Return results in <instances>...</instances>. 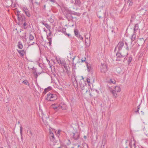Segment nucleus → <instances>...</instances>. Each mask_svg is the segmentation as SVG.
Listing matches in <instances>:
<instances>
[{
    "label": "nucleus",
    "mask_w": 148,
    "mask_h": 148,
    "mask_svg": "<svg viewBox=\"0 0 148 148\" xmlns=\"http://www.w3.org/2000/svg\"><path fill=\"white\" fill-rule=\"evenodd\" d=\"M51 107L56 111H58L60 109L63 110H66V105L64 102H61L60 104H52Z\"/></svg>",
    "instance_id": "obj_1"
},
{
    "label": "nucleus",
    "mask_w": 148,
    "mask_h": 148,
    "mask_svg": "<svg viewBox=\"0 0 148 148\" xmlns=\"http://www.w3.org/2000/svg\"><path fill=\"white\" fill-rule=\"evenodd\" d=\"M110 90V92L113 95V96L115 97H117V92H119L121 91V89L120 87L118 86H116L115 87L114 89L113 90L111 88L109 87Z\"/></svg>",
    "instance_id": "obj_2"
},
{
    "label": "nucleus",
    "mask_w": 148,
    "mask_h": 148,
    "mask_svg": "<svg viewBox=\"0 0 148 148\" xmlns=\"http://www.w3.org/2000/svg\"><path fill=\"white\" fill-rule=\"evenodd\" d=\"M79 133L77 132H75L70 134L71 139L72 140H77L79 139Z\"/></svg>",
    "instance_id": "obj_3"
},
{
    "label": "nucleus",
    "mask_w": 148,
    "mask_h": 148,
    "mask_svg": "<svg viewBox=\"0 0 148 148\" xmlns=\"http://www.w3.org/2000/svg\"><path fill=\"white\" fill-rule=\"evenodd\" d=\"M127 55V53H120L119 52H117L116 54L117 58L116 59V61H120L121 60L122 58L125 57Z\"/></svg>",
    "instance_id": "obj_4"
},
{
    "label": "nucleus",
    "mask_w": 148,
    "mask_h": 148,
    "mask_svg": "<svg viewBox=\"0 0 148 148\" xmlns=\"http://www.w3.org/2000/svg\"><path fill=\"white\" fill-rule=\"evenodd\" d=\"M57 96L55 94H49L47 95L46 99L48 101H53L56 99Z\"/></svg>",
    "instance_id": "obj_5"
},
{
    "label": "nucleus",
    "mask_w": 148,
    "mask_h": 148,
    "mask_svg": "<svg viewBox=\"0 0 148 148\" xmlns=\"http://www.w3.org/2000/svg\"><path fill=\"white\" fill-rule=\"evenodd\" d=\"M17 16L18 20L19 21H23L25 20V15L23 14H20V12L17 11Z\"/></svg>",
    "instance_id": "obj_6"
},
{
    "label": "nucleus",
    "mask_w": 148,
    "mask_h": 148,
    "mask_svg": "<svg viewBox=\"0 0 148 148\" xmlns=\"http://www.w3.org/2000/svg\"><path fill=\"white\" fill-rule=\"evenodd\" d=\"M22 10L25 13L26 15L28 17H29L31 16V14L28 9L26 6L23 7L22 8Z\"/></svg>",
    "instance_id": "obj_7"
},
{
    "label": "nucleus",
    "mask_w": 148,
    "mask_h": 148,
    "mask_svg": "<svg viewBox=\"0 0 148 148\" xmlns=\"http://www.w3.org/2000/svg\"><path fill=\"white\" fill-rule=\"evenodd\" d=\"M100 70L101 72L103 73H106L107 70L106 64H102L101 66L100 67Z\"/></svg>",
    "instance_id": "obj_8"
},
{
    "label": "nucleus",
    "mask_w": 148,
    "mask_h": 148,
    "mask_svg": "<svg viewBox=\"0 0 148 148\" xmlns=\"http://www.w3.org/2000/svg\"><path fill=\"white\" fill-rule=\"evenodd\" d=\"M75 56H73V54H70L69 55L68 57V58H69L70 60H72V64H73V66H74L75 68L76 67V63H74V60L75 59Z\"/></svg>",
    "instance_id": "obj_9"
},
{
    "label": "nucleus",
    "mask_w": 148,
    "mask_h": 148,
    "mask_svg": "<svg viewBox=\"0 0 148 148\" xmlns=\"http://www.w3.org/2000/svg\"><path fill=\"white\" fill-rule=\"evenodd\" d=\"M74 33L75 35L78 38H79L81 40H83V37L81 35L78 30H75Z\"/></svg>",
    "instance_id": "obj_10"
},
{
    "label": "nucleus",
    "mask_w": 148,
    "mask_h": 148,
    "mask_svg": "<svg viewBox=\"0 0 148 148\" xmlns=\"http://www.w3.org/2000/svg\"><path fill=\"white\" fill-rule=\"evenodd\" d=\"M81 91L82 92V93H84V90H85V93H86L88 91V90L87 89V87L86 86H84V85L81 84Z\"/></svg>",
    "instance_id": "obj_11"
},
{
    "label": "nucleus",
    "mask_w": 148,
    "mask_h": 148,
    "mask_svg": "<svg viewBox=\"0 0 148 148\" xmlns=\"http://www.w3.org/2000/svg\"><path fill=\"white\" fill-rule=\"evenodd\" d=\"M124 44L123 42H120L118 44V49L119 51L121 50L122 48L123 47Z\"/></svg>",
    "instance_id": "obj_12"
},
{
    "label": "nucleus",
    "mask_w": 148,
    "mask_h": 148,
    "mask_svg": "<svg viewBox=\"0 0 148 148\" xmlns=\"http://www.w3.org/2000/svg\"><path fill=\"white\" fill-rule=\"evenodd\" d=\"M49 136L50 140L52 141H53L55 139V138L54 135L52 132L50 131L49 132Z\"/></svg>",
    "instance_id": "obj_13"
},
{
    "label": "nucleus",
    "mask_w": 148,
    "mask_h": 148,
    "mask_svg": "<svg viewBox=\"0 0 148 148\" xmlns=\"http://www.w3.org/2000/svg\"><path fill=\"white\" fill-rule=\"evenodd\" d=\"M18 52L21 56H23L25 53V52L24 50H17Z\"/></svg>",
    "instance_id": "obj_14"
},
{
    "label": "nucleus",
    "mask_w": 148,
    "mask_h": 148,
    "mask_svg": "<svg viewBox=\"0 0 148 148\" xmlns=\"http://www.w3.org/2000/svg\"><path fill=\"white\" fill-rule=\"evenodd\" d=\"M56 60L58 63L60 65H63L65 63L64 62L63 60H62L59 58H56Z\"/></svg>",
    "instance_id": "obj_15"
},
{
    "label": "nucleus",
    "mask_w": 148,
    "mask_h": 148,
    "mask_svg": "<svg viewBox=\"0 0 148 148\" xmlns=\"http://www.w3.org/2000/svg\"><path fill=\"white\" fill-rule=\"evenodd\" d=\"M66 17L68 21L70 20V17H71V14L70 12H69L68 13L66 14Z\"/></svg>",
    "instance_id": "obj_16"
},
{
    "label": "nucleus",
    "mask_w": 148,
    "mask_h": 148,
    "mask_svg": "<svg viewBox=\"0 0 148 148\" xmlns=\"http://www.w3.org/2000/svg\"><path fill=\"white\" fill-rule=\"evenodd\" d=\"M138 23H136L135 25L134 26V33H135L136 32V31L138 29Z\"/></svg>",
    "instance_id": "obj_17"
},
{
    "label": "nucleus",
    "mask_w": 148,
    "mask_h": 148,
    "mask_svg": "<svg viewBox=\"0 0 148 148\" xmlns=\"http://www.w3.org/2000/svg\"><path fill=\"white\" fill-rule=\"evenodd\" d=\"M51 87H49L48 88H45L43 92V93L45 94L48 91H49V90H51Z\"/></svg>",
    "instance_id": "obj_18"
},
{
    "label": "nucleus",
    "mask_w": 148,
    "mask_h": 148,
    "mask_svg": "<svg viewBox=\"0 0 148 148\" xmlns=\"http://www.w3.org/2000/svg\"><path fill=\"white\" fill-rule=\"evenodd\" d=\"M22 127L21 126L20 127V133L21 134V140L23 141V137L22 135Z\"/></svg>",
    "instance_id": "obj_19"
},
{
    "label": "nucleus",
    "mask_w": 148,
    "mask_h": 148,
    "mask_svg": "<svg viewBox=\"0 0 148 148\" xmlns=\"http://www.w3.org/2000/svg\"><path fill=\"white\" fill-rule=\"evenodd\" d=\"M75 5H76L79 6L81 2L80 0H75Z\"/></svg>",
    "instance_id": "obj_20"
},
{
    "label": "nucleus",
    "mask_w": 148,
    "mask_h": 148,
    "mask_svg": "<svg viewBox=\"0 0 148 148\" xmlns=\"http://www.w3.org/2000/svg\"><path fill=\"white\" fill-rule=\"evenodd\" d=\"M100 12H100H98L97 14V16L99 18H100L102 17V16L105 15L104 12H103L102 13V16L100 15Z\"/></svg>",
    "instance_id": "obj_21"
},
{
    "label": "nucleus",
    "mask_w": 148,
    "mask_h": 148,
    "mask_svg": "<svg viewBox=\"0 0 148 148\" xmlns=\"http://www.w3.org/2000/svg\"><path fill=\"white\" fill-rule=\"evenodd\" d=\"M63 65L64 66V68L66 70V73H69V71L68 69V67L66 66V63L65 62L64 64H63Z\"/></svg>",
    "instance_id": "obj_22"
},
{
    "label": "nucleus",
    "mask_w": 148,
    "mask_h": 148,
    "mask_svg": "<svg viewBox=\"0 0 148 148\" xmlns=\"http://www.w3.org/2000/svg\"><path fill=\"white\" fill-rule=\"evenodd\" d=\"M18 48L20 49H21L23 47V45H22V43L21 42L19 41L18 42Z\"/></svg>",
    "instance_id": "obj_23"
},
{
    "label": "nucleus",
    "mask_w": 148,
    "mask_h": 148,
    "mask_svg": "<svg viewBox=\"0 0 148 148\" xmlns=\"http://www.w3.org/2000/svg\"><path fill=\"white\" fill-rule=\"evenodd\" d=\"M86 66L87 68V70L88 72H90L91 70V67L90 66V65L88 64H87L86 65Z\"/></svg>",
    "instance_id": "obj_24"
},
{
    "label": "nucleus",
    "mask_w": 148,
    "mask_h": 148,
    "mask_svg": "<svg viewBox=\"0 0 148 148\" xmlns=\"http://www.w3.org/2000/svg\"><path fill=\"white\" fill-rule=\"evenodd\" d=\"M109 82L110 83L114 84L116 83V81L114 79L113 80L112 79H110L109 81Z\"/></svg>",
    "instance_id": "obj_25"
},
{
    "label": "nucleus",
    "mask_w": 148,
    "mask_h": 148,
    "mask_svg": "<svg viewBox=\"0 0 148 148\" xmlns=\"http://www.w3.org/2000/svg\"><path fill=\"white\" fill-rule=\"evenodd\" d=\"M22 83L25 85H29V83L27 80H24L23 82Z\"/></svg>",
    "instance_id": "obj_26"
},
{
    "label": "nucleus",
    "mask_w": 148,
    "mask_h": 148,
    "mask_svg": "<svg viewBox=\"0 0 148 148\" xmlns=\"http://www.w3.org/2000/svg\"><path fill=\"white\" fill-rule=\"evenodd\" d=\"M136 36L134 34L132 35V36L131 40L132 41H134L135 39Z\"/></svg>",
    "instance_id": "obj_27"
},
{
    "label": "nucleus",
    "mask_w": 148,
    "mask_h": 148,
    "mask_svg": "<svg viewBox=\"0 0 148 148\" xmlns=\"http://www.w3.org/2000/svg\"><path fill=\"white\" fill-rule=\"evenodd\" d=\"M72 14L74 15H76L78 16H80L81 14L80 13L76 12H74L73 13H72Z\"/></svg>",
    "instance_id": "obj_28"
},
{
    "label": "nucleus",
    "mask_w": 148,
    "mask_h": 148,
    "mask_svg": "<svg viewBox=\"0 0 148 148\" xmlns=\"http://www.w3.org/2000/svg\"><path fill=\"white\" fill-rule=\"evenodd\" d=\"M34 39V37L33 36L32 34H30L29 36V39L31 41L33 40Z\"/></svg>",
    "instance_id": "obj_29"
},
{
    "label": "nucleus",
    "mask_w": 148,
    "mask_h": 148,
    "mask_svg": "<svg viewBox=\"0 0 148 148\" xmlns=\"http://www.w3.org/2000/svg\"><path fill=\"white\" fill-rule=\"evenodd\" d=\"M132 57L130 56L129 57V58L128 60V62L129 64L130 63V62H131V61H132Z\"/></svg>",
    "instance_id": "obj_30"
},
{
    "label": "nucleus",
    "mask_w": 148,
    "mask_h": 148,
    "mask_svg": "<svg viewBox=\"0 0 148 148\" xmlns=\"http://www.w3.org/2000/svg\"><path fill=\"white\" fill-rule=\"evenodd\" d=\"M27 24L26 22H25L23 25V26L25 29H26L27 28V27L26 26Z\"/></svg>",
    "instance_id": "obj_31"
},
{
    "label": "nucleus",
    "mask_w": 148,
    "mask_h": 148,
    "mask_svg": "<svg viewBox=\"0 0 148 148\" xmlns=\"http://www.w3.org/2000/svg\"><path fill=\"white\" fill-rule=\"evenodd\" d=\"M45 26L47 29H49L50 30V26L47 23L45 24Z\"/></svg>",
    "instance_id": "obj_32"
},
{
    "label": "nucleus",
    "mask_w": 148,
    "mask_h": 148,
    "mask_svg": "<svg viewBox=\"0 0 148 148\" xmlns=\"http://www.w3.org/2000/svg\"><path fill=\"white\" fill-rule=\"evenodd\" d=\"M56 148H67V147L66 145H61L60 147H59Z\"/></svg>",
    "instance_id": "obj_33"
},
{
    "label": "nucleus",
    "mask_w": 148,
    "mask_h": 148,
    "mask_svg": "<svg viewBox=\"0 0 148 148\" xmlns=\"http://www.w3.org/2000/svg\"><path fill=\"white\" fill-rule=\"evenodd\" d=\"M86 81L87 82L88 84V85H89V83H90V79L89 77H87L86 79Z\"/></svg>",
    "instance_id": "obj_34"
},
{
    "label": "nucleus",
    "mask_w": 148,
    "mask_h": 148,
    "mask_svg": "<svg viewBox=\"0 0 148 148\" xmlns=\"http://www.w3.org/2000/svg\"><path fill=\"white\" fill-rule=\"evenodd\" d=\"M33 73L35 75V77H37L38 76V75H37V72H36V71H35L33 72Z\"/></svg>",
    "instance_id": "obj_35"
},
{
    "label": "nucleus",
    "mask_w": 148,
    "mask_h": 148,
    "mask_svg": "<svg viewBox=\"0 0 148 148\" xmlns=\"http://www.w3.org/2000/svg\"><path fill=\"white\" fill-rule=\"evenodd\" d=\"M48 38V40L49 41V45H51V38Z\"/></svg>",
    "instance_id": "obj_36"
},
{
    "label": "nucleus",
    "mask_w": 148,
    "mask_h": 148,
    "mask_svg": "<svg viewBox=\"0 0 148 148\" xmlns=\"http://www.w3.org/2000/svg\"><path fill=\"white\" fill-rule=\"evenodd\" d=\"M49 31H50V32L49 33V34H48V35H47V38L49 37V36H51V32L50 31V30H49Z\"/></svg>",
    "instance_id": "obj_37"
},
{
    "label": "nucleus",
    "mask_w": 148,
    "mask_h": 148,
    "mask_svg": "<svg viewBox=\"0 0 148 148\" xmlns=\"http://www.w3.org/2000/svg\"><path fill=\"white\" fill-rule=\"evenodd\" d=\"M133 4V2L132 1H130V3H129V5L130 6H131Z\"/></svg>",
    "instance_id": "obj_38"
},
{
    "label": "nucleus",
    "mask_w": 148,
    "mask_h": 148,
    "mask_svg": "<svg viewBox=\"0 0 148 148\" xmlns=\"http://www.w3.org/2000/svg\"><path fill=\"white\" fill-rule=\"evenodd\" d=\"M131 148H133V147H134V148H136V143H134L133 145L131 146Z\"/></svg>",
    "instance_id": "obj_39"
},
{
    "label": "nucleus",
    "mask_w": 148,
    "mask_h": 148,
    "mask_svg": "<svg viewBox=\"0 0 148 148\" xmlns=\"http://www.w3.org/2000/svg\"><path fill=\"white\" fill-rule=\"evenodd\" d=\"M86 59V58H82V59L81 60L82 62H85Z\"/></svg>",
    "instance_id": "obj_40"
},
{
    "label": "nucleus",
    "mask_w": 148,
    "mask_h": 148,
    "mask_svg": "<svg viewBox=\"0 0 148 148\" xmlns=\"http://www.w3.org/2000/svg\"><path fill=\"white\" fill-rule=\"evenodd\" d=\"M49 1L53 3H55L56 2V0H49Z\"/></svg>",
    "instance_id": "obj_41"
},
{
    "label": "nucleus",
    "mask_w": 148,
    "mask_h": 148,
    "mask_svg": "<svg viewBox=\"0 0 148 148\" xmlns=\"http://www.w3.org/2000/svg\"><path fill=\"white\" fill-rule=\"evenodd\" d=\"M64 33L65 34H66L68 36H70V34H67L66 33V32L65 31L64 32Z\"/></svg>",
    "instance_id": "obj_42"
},
{
    "label": "nucleus",
    "mask_w": 148,
    "mask_h": 148,
    "mask_svg": "<svg viewBox=\"0 0 148 148\" xmlns=\"http://www.w3.org/2000/svg\"><path fill=\"white\" fill-rule=\"evenodd\" d=\"M29 133L31 136H32L33 135V134L31 130L29 131Z\"/></svg>",
    "instance_id": "obj_43"
},
{
    "label": "nucleus",
    "mask_w": 148,
    "mask_h": 148,
    "mask_svg": "<svg viewBox=\"0 0 148 148\" xmlns=\"http://www.w3.org/2000/svg\"><path fill=\"white\" fill-rule=\"evenodd\" d=\"M128 49H129V48H128V46H127V47L126 48V50L127 51L126 53H128Z\"/></svg>",
    "instance_id": "obj_44"
},
{
    "label": "nucleus",
    "mask_w": 148,
    "mask_h": 148,
    "mask_svg": "<svg viewBox=\"0 0 148 148\" xmlns=\"http://www.w3.org/2000/svg\"><path fill=\"white\" fill-rule=\"evenodd\" d=\"M41 23L43 25H44L45 26V24H46V23H45V22H44V21H41Z\"/></svg>",
    "instance_id": "obj_45"
},
{
    "label": "nucleus",
    "mask_w": 148,
    "mask_h": 148,
    "mask_svg": "<svg viewBox=\"0 0 148 148\" xmlns=\"http://www.w3.org/2000/svg\"><path fill=\"white\" fill-rule=\"evenodd\" d=\"M134 16H132L131 17V20H130L131 21H132V19H134Z\"/></svg>",
    "instance_id": "obj_46"
},
{
    "label": "nucleus",
    "mask_w": 148,
    "mask_h": 148,
    "mask_svg": "<svg viewBox=\"0 0 148 148\" xmlns=\"http://www.w3.org/2000/svg\"><path fill=\"white\" fill-rule=\"evenodd\" d=\"M29 1L30 2H31V3L33 5V0H29Z\"/></svg>",
    "instance_id": "obj_47"
},
{
    "label": "nucleus",
    "mask_w": 148,
    "mask_h": 148,
    "mask_svg": "<svg viewBox=\"0 0 148 148\" xmlns=\"http://www.w3.org/2000/svg\"><path fill=\"white\" fill-rule=\"evenodd\" d=\"M73 17L71 16V17H70V20L73 19Z\"/></svg>",
    "instance_id": "obj_48"
},
{
    "label": "nucleus",
    "mask_w": 148,
    "mask_h": 148,
    "mask_svg": "<svg viewBox=\"0 0 148 148\" xmlns=\"http://www.w3.org/2000/svg\"><path fill=\"white\" fill-rule=\"evenodd\" d=\"M138 111H139V110H136L135 111V112L136 113L137 112H138Z\"/></svg>",
    "instance_id": "obj_49"
},
{
    "label": "nucleus",
    "mask_w": 148,
    "mask_h": 148,
    "mask_svg": "<svg viewBox=\"0 0 148 148\" xmlns=\"http://www.w3.org/2000/svg\"><path fill=\"white\" fill-rule=\"evenodd\" d=\"M140 105H138V107H137V108H140Z\"/></svg>",
    "instance_id": "obj_50"
},
{
    "label": "nucleus",
    "mask_w": 148,
    "mask_h": 148,
    "mask_svg": "<svg viewBox=\"0 0 148 148\" xmlns=\"http://www.w3.org/2000/svg\"><path fill=\"white\" fill-rule=\"evenodd\" d=\"M141 113L143 115L144 114V112H143L142 111H141Z\"/></svg>",
    "instance_id": "obj_51"
},
{
    "label": "nucleus",
    "mask_w": 148,
    "mask_h": 148,
    "mask_svg": "<svg viewBox=\"0 0 148 148\" xmlns=\"http://www.w3.org/2000/svg\"><path fill=\"white\" fill-rule=\"evenodd\" d=\"M80 147V145H77V147L79 148Z\"/></svg>",
    "instance_id": "obj_52"
},
{
    "label": "nucleus",
    "mask_w": 148,
    "mask_h": 148,
    "mask_svg": "<svg viewBox=\"0 0 148 148\" xmlns=\"http://www.w3.org/2000/svg\"><path fill=\"white\" fill-rule=\"evenodd\" d=\"M68 141L69 142V144H68V145L69 144L71 143V142H70V140H68Z\"/></svg>",
    "instance_id": "obj_53"
},
{
    "label": "nucleus",
    "mask_w": 148,
    "mask_h": 148,
    "mask_svg": "<svg viewBox=\"0 0 148 148\" xmlns=\"http://www.w3.org/2000/svg\"><path fill=\"white\" fill-rule=\"evenodd\" d=\"M34 44H35V42H33L32 43V44H30V45H33Z\"/></svg>",
    "instance_id": "obj_54"
},
{
    "label": "nucleus",
    "mask_w": 148,
    "mask_h": 148,
    "mask_svg": "<svg viewBox=\"0 0 148 148\" xmlns=\"http://www.w3.org/2000/svg\"><path fill=\"white\" fill-rule=\"evenodd\" d=\"M125 44L127 46H127V42H125Z\"/></svg>",
    "instance_id": "obj_55"
},
{
    "label": "nucleus",
    "mask_w": 148,
    "mask_h": 148,
    "mask_svg": "<svg viewBox=\"0 0 148 148\" xmlns=\"http://www.w3.org/2000/svg\"><path fill=\"white\" fill-rule=\"evenodd\" d=\"M47 61H48V62L49 64L50 63V61L49 60H47Z\"/></svg>",
    "instance_id": "obj_56"
},
{
    "label": "nucleus",
    "mask_w": 148,
    "mask_h": 148,
    "mask_svg": "<svg viewBox=\"0 0 148 148\" xmlns=\"http://www.w3.org/2000/svg\"><path fill=\"white\" fill-rule=\"evenodd\" d=\"M74 79H75V81H76V82H77V80H76V77H75Z\"/></svg>",
    "instance_id": "obj_57"
},
{
    "label": "nucleus",
    "mask_w": 148,
    "mask_h": 148,
    "mask_svg": "<svg viewBox=\"0 0 148 148\" xmlns=\"http://www.w3.org/2000/svg\"><path fill=\"white\" fill-rule=\"evenodd\" d=\"M84 138H86V136H84Z\"/></svg>",
    "instance_id": "obj_58"
},
{
    "label": "nucleus",
    "mask_w": 148,
    "mask_h": 148,
    "mask_svg": "<svg viewBox=\"0 0 148 148\" xmlns=\"http://www.w3.org/2000/svg\"><path fill=\"white\" fill-rule=\"evenodd\" d=\"M140 108H137V110H139Z\"/></svg>",
    "instance_id": "obj_59"
},
{
    "label": "nucleus",
    "mask_w": 148,
    "mask_h": 148,
    "mask_svg": "<svg viewBox=\"0 0 148 148\" xmlns=\"http://www.w3.org/2000/svg\"><path fill=\"white\" fill-rule=\"evenodd\" d=\"M71 148H74V147H71Z\"/></svg>",
    "instance_id": "obj_60"
},
{
    "label": "nucleus",
    "mask_w": 148,
    "mask_h": 148,
    "mask_svg": "<svg viewBox=\"0 0 148 148\" xmlns=\"http://www.w3.org/2000/svg\"><path fill=\"white\" fill-rule=\"evenodd\" d=\"M59 131H58V133H59Z\"/></svg>",
    "instance_id": "obj_61"
},
{
    "label": "nucleus",
    "mask_w": 148,
    "mask_h": 148,
    "mask_svg": "<svg viewBox=\"0 0 148 148\" xmlns=\"http://www.w3.org/2000/svg\"><path fill=\"white\" fill-rule=\"evenodd\" d=\"M36 3L38 4V2H36Z\"/></svg>",
    "instance_id": "obj_62"
},
{
    "label": "nucleus",
    "mask_w": 148,
    "mask_h": 148,
    "mask_svg": "<svg viewBox=\"0 0 148 148\" xmlns=\"http://www.w3.org/2000/svg\"><path fill=\"white\" fill-rule=\"evenodd\" d=\"M42 120L43 121V118H42Z\"/></svg>",
    "instance_id": "obj_63"
},
{
    "label": "nucleus",
    "mask_w": 148,
    "mask_h": 148,
    "mask_svg": "<svg viewBox=\"0 0 148 148\" xmlns=\"http://www.w3.org/2000/svg\"><path fill=\"white\" fill-rule=\"evenodd\" d=\"M50 67H51V66L50 65Z\"/></svg>",
    "instance_id": "obj_64"
}]
</instances>
